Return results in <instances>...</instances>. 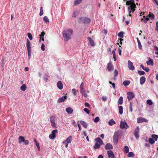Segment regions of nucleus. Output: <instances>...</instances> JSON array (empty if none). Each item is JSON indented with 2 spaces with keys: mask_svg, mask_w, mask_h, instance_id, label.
<instances>
[{
  "mask_svg": "<svg viewBox=\"0 0 158 158\" xmlns=\"http://www.w3.org/2000/svg\"><path fill=\"white\" fill-rule=\"evenodd\" d=\"M73 30L71 29H69L66 30H64L62 32L63 36L65 41H68L71 39V35L73 34Z\"/></svg>",
  "mask_w": 158,
  "mask_h": 158,
  "instance_id": "nucleus-1",
  "label": "nucleus"
},
{
  "mask_svg": "<svg viewBox=\"0 0 158 158\" xmlns=\"http://www.w3.org/2000/svg\"><path fill=\"white\" fill-rule=\"evenodd\" d=\"M131 2V4L128 7V10L129 11V15L130 16H131V12L133 13L135 10L136 5L134 3V0H130Z\"/></svg>",
  "mask_w": 158,
  "mask_h": 158,
  "instance_id": "nucleus-2",
  "label": "nucleus"
},
{
  "mask_svg": "<svg viewBox=\"0 0 158 158\" xmlns=\"http://www.w3.org/2000/svg\"><path fill=\"white\" fill-rule=\"evenodd\" d=\"M122 132L120 131H118L114 133L113 137V141L115 144H116L118 142V136L122 135Z\"/></svg>",
  "mask_w": 158,
  "mask_h": 158,
  "instance_id": "nucleus-3",
  "label": "nucleus"
},
{
  "mask_svg": "<svg viewBox=\"0 0 158 158\" xmlns=\"http://www.w3.org/2000/svg\"><path fill=\"white\" fill-rule=\"evenodd\" d=\"M91 21V20L89 18L81 17L79 18L78 20V22L80 23H83L85 24L89 23Z\"/></svg>",
  "mask_w": 158,
  "mask_h": 158,
  "instance_id": "nucleus-4",
  "label": "nucleus"
},
{
  "mask_svg": "<svg viewBox=\"0 0 158 158\" xmlns=\"http://www.w3.org/2000/svg\"><path fill=\"white\" fill-rule=\"evenodd\" d=\"M72 136H69L63 142V144L65 145L66 148L68 147V144L71 143L72 141Z\"/></svg>",
  "mask_w": 158,
  "mask_h": 158,
  "instance_id": "nucleus-5",
  "label": "nucleus"
},
{
  "mask_svg": "<svg viewBox=\"0 0 158 158\" xmlns=\"http://www.w3.org/2000/svg\"><path fill=\"white\" fill-rule=\"evenodd\" d=\"M120 127L122 129H127L129 128V126L127 125L125 121L124 120V122L122 121L120 122Z\"/></svg>",
  "mask_w": 158,
  "mask_h": 158,
  "instance_id": "nucleus-6",
  "label": "nucleus"
},
{
  "mask_svg": "<svg viewBox=\"0 0 158 158\" xmlns=\"http://www.w3.org/2000/svg\"><path fill=\"white\" fill-rule=\"evenodd\" d=\"M139 126H137L135 128L134 131V135L136 139H138L139 136Z\"/></svg>",
  "mask_w": 158,
  "mask_h": 158,
  "instance_id": "nucleus-7",
  "label": "nucleus"
},
{
  "mask_svg": "<svg viewBox=\"0 0 158 158\" xmlns=\"http://www.w3.org/2000/svg\"><path fill=\"white\" fill-rule=\"evenodd\" d=\"M58 131L57 130H54L52 132V134L49 135V138L51 139H54L56 136V133H57Z\"/></svg>",
  "mask_w": 158,
  "mask_h": 158,
  "instance_id": "nucleus-8",
  "label": "nucleus"
},
{
  "mask_svg": "<svg viewBox=\"0 0 158 158\" xmlns=\"http://www.w3.org/2000/svg\"><path fill=\"white\" fill-rule=\"evenodd\" d=\"M127 98L129 101H130L132 99L135 97V95L133 92H128L127 94Z\"/></svg>",
  "mask_w": 158,
  "mask_h": 158,
  "instance_id": "nucleus-9",
  "label": "nucleus"
},
{
  "mask_svg": "<svg viewBox=\"0 0 158 158\" xmlns=\"http://www.w3.org/2000/svg\"><path fill=\"white\" fill-rule=\"evenodd\" d=\"M107 65V69L108 71H111L113 70L114 67L111 62L108 63Z\"/></svg>",
  "mask_w": 158,
  "mask_h": 158,
  "instance_id": "nucleus-10",
  "label": "nucleus"
},
{
  "mask_svg": "<svg viewBox=\"0 0 158 158\" xmlns=\"http://www.w3.org/2000/svg\"><path fill=\"white\" fill-rule=\"evenodd\" d=\"M55 117L53 116H52L50 118V122L51 125L52 127H56L55 126Z\"/></svg>",
  "mask_w": 158,
  "mask_h": 158,
  "instance_id": "nucleus-11",
  "label": "nucleus"
},
{
  "mask_svg": "<svg viewBox=\"0 0 158 158\" xmlns=\"http://www.w3.org/2000/svg\"><path fill=\"white\" fill-rule=\"evenodd\" d=\"M128 67L129 69L133 70L135 69V67L133 65V63L130 60L128 62Z\"/></svg>",
  "mask_w": 158,
  "mask_h": 158,
  "instance_id": "nucleus-12",
  "label": "nucleus"
},
{
  "mask_svg": "<svg viewBox=\"0 0 158 158\" xmlns=\"http://www.w3.org/2000/svg\"><path fill=\"white\" fill-rule=\"evenodd\" d=\"M105 148L107 150H111L113 149V146L110 143H107L105 145Z\"/></svg>",
  "mask_w": 158,
  "mask_h": 158,
  "instance_id": "nucleus-13",
  "label": "nucleus"
},
{
  "mask_svg": "<svg viewBox=\"0 0 158 158\" xmlns=\"http://www.w3.org/2000/svg\"><path fill=\"white\" fill-rule=\"evenodd\" d=\"M107 154L108 155V157L109 158H114V154L113 152L112 151L109 150L107 152Z\"/></svg>",
  "mask_w": 158,
  "mask_h": 158,
  "instance_id": "nucleus-14",
  "label": "nucleus"
},
{
  "mask_svg": "<svg viewBox=\"0 0 158 158\" xmlns=\"http://www.w3.org/2000/svg\"><path fill=\"white\" fill-rule=\"evenodd\" d=\"M87 39L89 41L90 45L92 47L94 46V42L92 38L90 37H88Z\"/></svg>",
  "mask_w": 158,
  "mask_h": 158,
  "instance_id": "nucleus-15",
  "label": "nucleus"
},
{
  "mask_svg": "<svg viewBox=\"0 0 158 158\" xmlns=\"http://www.w3.org/2000/svg\"><path fill=\"white\" fill-rule=\"evenodd\" d=\"M57 86L60 89H62L63 88V85L62 82L60 81H58L57 83Z\"/></svg>",
  "mask_w": 158,
  "mask_h": 158,
  "instance_id": "nucleus-16",
  "label": "nucleus"
},
{
  "mask_svg": "<svg viewBox=\"0 0 158 158\" xmlns=\"http://www.w3.org/2000/svg\"><path fill=\"white\" fill-rule=\"evenodd\" d=\"M148 60L146 62L147 64L148 65H151L152 66L153 65V60L150 57L148 58Z\"/></svg>",
  "mask_w": 158,
  "mask_h": 158,
  "instance_id": "nucleus-17",
  "label": "nucleus"
},
{
  "mask_svg": "<svg viewBox=\"0 0 158 158\" xmlns=\"http://www.w3.org/2000/svg\"><path fill=\"white\" fill-rule=\"evenodd\" d=\"M67 98V96H63L62 97L58 99V102L59 103L63 102L64 101L65 99H66Z\"/></svg>",
  "mask_w": 158,
  "mask_h": 158,
  "instance_id": "nucleus-18",
  "label": "nucleus"
},
{
  "mask_svg": "<svg viewBox=\"0 0 158 158\" xmlns=\"http://www.w3.org/2000/svg\"><path fill=\"white\" fill-rule=\"evenodd\" d=\"M146 78L144 77H141L140 78V84L142 85L145 82Z\"/></svg>",
  "mask_w": 158,
  "mask_h": 158,
  "instance_id": "nucleus-19",
  "label": "nucleus"
},
{
  "mask_svg": "<svg viewBox=\"0 0 158 158\" xmlns=\"http://www.w3.org/2000/svg\"><path fill=\"white\" fill-rule=\"evenodd\" d=\"M80 124L82 125L84 128H87L88 125L85 122L81 120L80 121Z\"/></svg>",
  "mask_w": 158,
  "mask_h": 158,
  "instance_id": "nucleus-20",
  "label": "nucleus"
},
{
  "mask_svg": "<svg viewBox=\"0 0 158 158\" xmlns=\"http://www.w3.org/2000/svg\"><path fill=\"white\" fill-rule=\"evenodd\" d=\"M19 143H21L22 142H24L25 139L24 138L21 136H20L19 137Z\"/></svg>",
  "mask_w": 158,
  "mask_h": 158,
  "instance_id": "nucleus-21",
  "label": "nucleus"
},
{
  "mask_svg": "<svg viewBox=\"0 0 158 158\" xmlns=\"http://www.w3.org/2000/svg\"><path fill=\"white\" fill-rule=\"evenodd\" d=\"M66 111L69 114H71L73 111V110L71 107H68L66 109Z\"/></svg>",
  "mask_w": 158,
  "mask_h": 158,
  "instance_id": "nucleus-22",
  "label": "nucleus"
},
{
  "mask_svg": "<svg viewBox=\"0 0 158 158\" xmlns=\"http://www.w3.org/2000/svg\"><path fill=\"white\" fill-rule=\"evenodd\" d=\"M26 46L27 49H31V43L28 39H27Z\"/></svg>",
  "mask_w": 158,
  "mask_h": 158,
  "instance_id": "nucleus-23",
  "label": "nucleus"
},
{
  "mask_svg": "<svg viewBox=\"0 0 158 158\" xmlns=\"http://www.w3.org/2000/svg\"><path fill=\"white\" fill-rule=\"evenodd\" d=\"M95 140L97 142L99 143L100 145H102L103 143V141H102V140L100 138L98 137L97 138H96L95 139Z\"/></svg>",
  "mask_w": 158,
  "mask_h": 158,
  "instance_id": "nucleus-24",
  "label": "nucleus"
},
{
  "mask_svg": "<svg viewBox=\"0 0 158 158\" xmlns=\"http://www.w3.org/2000/svg\"><path fill=\"white\" fill-rule=\"evenodd\" d=\"M123 98L122 96H121L119 98L118 103V104L122 105L123 103Z\"/></svg>",
  "mask_w": 158,
  "mask_h": 158,
  "instance_id": "nucleus-25",
  "label": "nucleus"
},
{
  "mask_svg": "<svg viewBox=\"0 0 158 158\" xmlns=\"http://www.w3.org/2000/svg\"><path fill=\"white\" fill-rule=\"evenodd\" d=\"M100 147V145L98 142H96L94 147V149H96L99 148Z\"/></svg>",
  "mask_w": 158,
  "mask_h": 158,
  "instance_id": "nucleus-26",
  "label": "nucleus"
},
{
  "mask_svg": "<svg viewBox=\"0 0 158 158\" xmlns=\"http://www.w3.org/2000/svg\"><path fill=\"white\" fill-rule=\"evenodd\" d=\"M115 124V122L112 119H110L108 122L109 125L110 126H112Z\"/></svg>",
  "mask_w": 158,
  "mask_h": 158,
  "instance_id": "nucleus-27",
  "label": "nucleus"
},
{
  "mask_svg": "<svg viewBox=\"0 0 158 158\" xmlns=\"http://www.w3.org/2000/svg\"><path fill=\"white\" fill-rule=\"evenodd\" d=\"M129 151V148L127 146H125L124 149V152L125 153H127Z\"/></svg>",
  "mask_w": 158,
  "mask_h": 158,
  "instance_id": "nucleus-28",
  "label": "nucleus"
},
{
  "mask_svg": "<svg viewBox=\"0 0 158 158\" xmlns=\"http://www.w3.org/2000/svg\"><path fill=\"white\" fill-rule=\"evenodd\" d=\"M130 81H125L123 82V85L124 86H127L130 84Z\"/></svg>",
  "mask_w": 158,
  "mask_h": 158,
  "instance_id": "nucleus-29",
  "label": "nucleus"
},
{
  "mask_svg": "<svg viewBox=\"0 0 158 158\" xmlns=\"http://www.w3.org/2000/svg\"><path fill=\"white\" fill-rule=\"evenodd\" d=\"M128 154L127 155L128 157H134L135 156V154L133 152H130L128 153Z\"/></svg>",
  "mask_w": 158,
  "mask_h": 158,
  "instance_id": "nucleus-30",
  "label": "nucleus"
},
{
  "mask_svg": "<svg viewBox=\"0 0 158 158\" xmlns=\"http://www.w3.org/2000/svg\"><path fill=\"white\" fill-rule=\"evenodd\" d=\"M148 15H149V17L151 19H154L155 15L152 13L149 12V14H148Z\"/></svg>",
  "mask_w": 158,
  "mask_h": 158,
  "instance_id": "nucleus-31",
  "label": "nucleus"
},
{
  "mask_svg": "<svg viewBox=\"0 0 158 158\" xmlns=\"http://www.w3.org/2000/svg\"><path fill=\"white\" fill-rule=\"evenodd\" d=\"M27 89V86L26 84H23L21 87L20 89L23 91H24Z\"/></svg>",
  "mask_w": 158,
  "mask_h": 158,
  "instance_id": "nucleus-32",
  "label": "nucleus"
},
{
  "mask_svg": "<svg viewBox=\"0 0 158 158\" xmlns=\"http://www.w3.org/2000/svg\"><path fill=\"white\" fill-rule=\"evenodd\" d=\"M81 94L85 97H87L88 96L87 94L86 93L85 90L80 91Z\"/></svg>",
  "mask_w": 158,
  "mask_h": 158,
  "instance_id": "nucleus-33",
  "label": "nucleus"
},
{
  "mask_svg": "<svg viewBox=\"0 0 158 158\" xmlns=\"http://www.w3.org/2000/svg\"><path fill=\"white\" fill-rule=\"evenodd\" d=\"M119 113L122 114L123 113V107L122 106H119L118 107Z\"/></svg>",
  "mask_w": 158,
  "mask_h": 158,
  "instance_id": "nucleus-34",
  "label": "nucleus"
},
{
  "mask_svg": "<svg viewBox=\"0 0 158 158\" xmlns=\"http://www.w3.org/2000/svg\"><path fill=\"white\" fill-rule=\"evenodd\" d=\"M43 20L46 23H48L49 22V20L48 17L46 16H45L44 17Z\"/></svg>",
  "mask_w": 158,
  "mask_h": 158,
  "instance_id": "nucleus-35",
  "label": "nucleus"
},
{
  "mask_svg": "<svg viewBox=\"0 0 158 158\" xmlns=\"http://www.w3.org/2000/svg\"><path fill=\"white\" fill-rule=\"evenodd\" d=\"M123 34L124 33L123 32L121 31L118 33V36L120 38H123L124 37Z\"/></svg>",
  "mask_w": 158,
  "mask_h": 158,
  "instance_id": "nucleus-36",
  "label": "nucleus"
},
{
  "mask_svg": "<svg viewBox=\"0 0 158 158\" xmlns=\"http://www.w3.org/2000/svg\"><path fill=\"white\" fill-rule=\"evenodd\" d=\"M84 84L83 82H82L81 83L80 86V91H81L84 90Z\"/></svg>",
  "mask_w": 158,
  "mask_h": 158,
  "instance_id": "nucleus-37",
  "label": "nucleus"
},
{
  "mask_svg": "<svg viewBox=\"0 0 158 158\" xmlns=\"http://www.w3.org/2000/svg\"><path fill=\"white\" fill-rule=\"evenodd\" d=\"M130 106H129V108H130L129 111L131 113H132L133 111V110H132V102H130Z\"/></svg>",
  "mask_w": 158,
  "mask_h": 158,
  "instance_id": "nucleus-38",
  "label": "nucleus"
},
{
  "mask_svg": "<svg viewBox=\"0 0 158 158\" xmlns=\"http://www.w3.org/2000/svg\"><path fill=\"white\" fill-rule=\"evenodd\" d=\"M152 138L154 139L156 141H157V139L158 138V135H152Z\"/></svg>",
  "mask_w": 158,
  "mask_h": 158,
  "instance_id": "nucleus-39",
  "label": "nucleus"
},
{
  "mask_svg": "<svg viewBox=\"0 0 158 158\" xmlns=\"http://www.w3.org/2000/svg\"><path fill=\"white\" fill-rule=\"evenodd\" d=\"M45 33L43 31L41 33V34H40V41L41 40V38L44 37V36L45 35Z\"/></svg>",
  "mask_w": 158,
  "mask_h": 158,
  "instance_id": "nucleus-40",
  "label": "nucleus"
},
{
  "mask_svg": "<svg viewBox=\"0 0 158 158\" xmlns=\"http://www.w3.org/2000/svg\"><path fill=\"white\" fill-rule=\"evenodd\" d=\"M82 1V0H76L74 2V4L75 5L79 4Z\"/></svg>",
  "mask_w": 158,
  "mask_h": 158,
  "instance_id": "nucleus-41",
  "label": "nucleus"
},
{
  "mask_svg": "<svg viewBox=\"0 0 158 158\" xmlns=\"http://www.w3.org/2000/svg\"><path fill=\"white\" fill-rule=\"evenodd\" d=\"M29 59H30V56L31 54V49H27Z\"/></svg>",
  "mask_w": 158,
  "mask_h": 158,
  "instance_id": "nucleus-42",
  "label": "nucleus"
},
{
  "mask_svg": "<svg viewBox=\"0 0 158 158\" xmlns=\"http://www.w3.org/2000/svg\"><path fill=\"white\" fill-rule=\"evenodd\" d=\"M138 73L140 75H143L145 73L144 71L140 70H138Z\"/></svg>",
  "mask_w": 158,
  "mask_h": 158,
  "instance_id": "nucleus-43",
  "label": "nucleus"
},
{
  "mask_svg": "<svg viewBox=\"0 0 158 158\" xmlns=\"http://www.w3.org/2000/svg\"><path fill=\"white\" fill-rule=\"evenodd\" d=\"M149 142L151 144L154 143L155 142L154 140L152 138H150L149 139Z\"/></svg>",
  "mask_w": 158,
  "mask_h": 158,
  "instance_id": "nucleus-44",
  "label": "nucleus"
},
{
  "mask_svg": "<svg viewBox=\"0 0 158 158\" xmlns=\"http://www.w3.org/2000/svg\"><path fill=\"white\" fill-rule=\"evenodd\" d=\"M27 36L30 40H32L33 39L32 36L31 34L29 33H27Z\"/></svg>",
  "mask_w": 158,
  "mask_h": 158,
  "instance_id": "nucleus-45",
  "label": "nucleus"
},
{
  "mask_svg": "<svg viewBox=\"0 0 158 158\" xmlns=\"http://www.w3.org/2000/svg\"><path fill=\"white\" fill-rule=\"evenodd\" d=\"M147 103L149 105H152L153 104L152 102V100L150 99H148L147 101Z\"/></svg>",
  "mask_w": 158,
  "mask_h": 158,
  "instance_id": "nucleus-46",
  "label": "nucleus"
},
{
  "mask_svg": "<svg viewBox=\"0 0 158 158\" xmlns=\"http://www.w3.org/2000/svg\"><path fill=\"white\" fill-rule=\"evenodd\" d=\"M143 18H142L141 19V21H143L145 23H146L147 21H148V19H144V18H145V16H143Z\"/></svg>",
  "mask_w": 158,
  "mask_h": 158,
  "instance_id": "nucleus-47",
  "label": "nucleus"
},
{
  "mask_svg": "<svg viewBox=\"0 0 158 158\" xmlns=\"http://www.w3.org/2000/svg\"><path fill=\"white\" fill-rule=\"evenodd\" d=\"M114 74L115 77H116L118 75V73L117 69H115L114 72Z\"/></svg>",
  "mask_w": 158,
  "mask_h": 158,
  "instance_id": "nucleus-48",
  "label": "nucleus"
},
{
  "mask_svg": "<svg viewBox=\"0 0 158 158\" xmlns=\"http://www.w3.org/2000/svg\"><path fill=\"white\" fill-rule=\"evenodd\" d=\"M83 110L84 111L86 112L87 114H89L90 113V111L87 108H85Z\"/></svg>",
  "mask_w": 158,
  "mask_h": 158,
  "instance_id": "nucleus-49",
  "label": "nucleus"
},
{
  "mask_svg": "<svg viewBox=\"0 0 158 158\" xmlns=\"http://www.w3.org/2000/svg\"><path fill=\"white\" fill-rule=\"evenodd\" d=\"M143 118H137V122L138 123H141L143 122Z\"/></svg>",
  "mask_w": 158,
  "mask_h": 158,
  "instance_id": "nucleus-50",
  "label": "nucleus"
},
{
  "mask_svg": "<svg viewBox=\"0 0 158 158\" xmlns=\"http://www.w3.org/2000/svg\"><path fill=\"white\" fill-rule=\"evenodd\" d=\"M138 44L139 48V49H142V46L141 45L140 41H138Z\"/></svg>",
  "mask_w": 158,
  "mask_h": 158,
  "instance_id": "nucleus-51",
  "label": "nucleus"
},
{
  "mask_svg": "<svg viewBox=\"0 0 158 158\" xmlns=\"http://www.w3.org/2000/svg\"><path fill=\"white\" fill-rule=\"evenodd\" d=\"M34 141L35 143V145L36 147L37 148L40 146L39 143L35 139H34Z\"/></svg>",
  "mask_w": 158,
  "mask_h": 158,
  "instance_id": "nucleus-52",
  "label": "nucleus"
},
{
  "mask_svg": "<svg viewBox=\"0 0 158 158\" xmlns=\"http://www.w3.org/2000/svg\"><path fill=\"white\" fill-rule=\"evenodd\" d=\"M41 49L42 51L45 50V45L44 44H42L41 46Z\"/></svg>",
  "mask_w": 158,
  "mask_h": 158,
  "instance_id": "nucleus-53",
  "label": "nucleus"
},
{
  "mask_svg": "<svg viewBox=\"0 0 158 158\" xmlns=\"http://www.w3.org/2000/svg\"><path fill=\"white\" fill-rule=\"evenodd\" d=\"M99 120V118L98 117H97L94 119L95 122H97Z\"/></svg>",
  "mask_w": 158,
  "mask_h": 158,
  "instance_id": "nucleus-54",
  "label": "nucleus"
},
{
  "mask_svg": "<svg viewBox=\"0 0 158 158\" xmlns=\"http://www.w3.org/2000/svg\"><path fill=\"white\" fill-rule=\"evenodd\" d=\"M155 30L157 31H158V22L157 21L156 22V27Z\"/></svg>",
  "mask_w": 158,
  "mask_h": 158,
  "instance_id": "nucleus-55",
  "label": "nucleus"
},
{
  "mask_svg": "<svg viewBox=\"0 0 158 158\" xmlns=\"http://www.w3.org/2000/svg\"><path fill=\"white\" fill-rule=\"evenodd\" d=\"M23 143H24V144H25V145H27L29 143V141H28V140H25V141H24V142Z\"/></svg>",
  "mask_w": 158,
  "mask_h": 158,
  "instance_id": "nucleus-56",
  "label": "nucleus"
},
{
  "mask_svg": "<svg viewBox=\"0 0 158 158\" xmlns=\"http://www.w3.org/2000/svg\"><path fill=\"white\" fill-rule=\"evenodd\" d=\"M144 71H145L146 72H148L149 71V69L147 67H145L143 69Z\"/></svg>",
  "mask_w": 158,
  "mask_h": 158,
  "instance_id": "nucleus-57",
  "label": "nucleus"
},
{
  "mask_svg": "<svg viewBox=\"0 0 158 158\" xmlns=\"http://www.w3.org/2000/svg\"><path fill=\"white\" fill-rule=\"evenodd\" d=\"M131 1H127L126 3V5H131Z\"/></svg>",
  "mask_w": 158,
  "mask_h": 158,
  "instance_id": "nucleus-58",
  "label": "nucleus"
},
{
  "mask_svg": "<svg viewBox=\"0 0 158 158\" xmlns=\"http://www.w3.org/2000/svg\"><path fill=\"white\" fill-rule=\"evenodd\" d=\"M102 99L103 101H106L107 99L106 97L105 96H102Z\"/></svg>",
  "mask_w": 158,
  "mask_h": 158,
  "instance_id": "nucleus-59",
  "label": "nucleus"
},
{
  "mask_svg": "<svg viewBox=\"0 0 158 158\" xmlns=\"http://www.w3.org/2000/svg\"><path fill=\"white\" fill-rule=\"evenodd\" d=\"M72 91L73 93V94L74 95H76L77 94L76 92V90L75 89H72Z\"/></svg>",
  "mask_w": 158,
  "mask_h": 158,
  "instance_id": "nucleus-60",
  "label": "nucleus"
},
{
  "mask_svg": "<svg viewBox=\"0 0 158 158\" xmlns=\"http://www.w3.org/2000/svg\"><path fill=\"white\" fill-rule=\"evenodd\" d=\"M85 106L86 107H89L90 106V105L88 102H85Z\"/></svg>",
  "mask_w": 158,
  "mask_h": 158,
  "instance_id": "nucleus-61",
  "label": "nucleus"
},
{
  "mask_svg": "<svg viewBox=\"0 0 158 158\" xmlns=\"http://www.w3.org/2000/svg\"><path fill=\"white\" fill-rule=\"evenodd\" d=\"M72 17H74V18L76 17V13L75 12H74L73 13V14H72Z\"/></svg>",
  "mask_w": 158,
  "mask_h": 158,
  "instance_id": "nucleus-62",
  "label": "nucleus"
},
{
  "mask_svg": "<svg viewBox=\"0 0 158 158\" xmlns=\"http://www.w3.org/2000/svg\"><path fill=\"white\" fill-rule=\"evenodd\" d=\"M43 14V11H40V15L41 16Z\"/></svg>",
  "mask_w": 158,
  "mask_h": 158,
  "instance_id": "nucleus-63",
  "label": "nucleus"
},
{
  "mask_svg": "<svg viewBox=\"0 0 158 158\" xmlns=\"http://www.w3.org/2000/svg\"><path fill=\"white\" fill-rule=\"evenodd\" d=\"M154 0L155 2V3L156 5L157 6H158V2L157 1V0Z\"/></svg>",
  "mask_w": 158,
  "mask_h": 158,
  "instance_id": "nucleus-64",
  "label": "nucleus"
}]
</instances>
